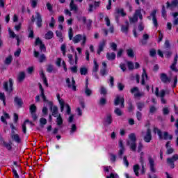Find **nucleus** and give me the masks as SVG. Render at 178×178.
<instances>
[{"mask_svg": "<svg viewBox=\"0 0 178 178\" xmlns=\"http://www.w3.org/2000/svg\"><path fill=\"white\" fill-rule=\"evenodd\" d=\"M129 140L127 141V145L129 146V148L134 152H136L137 149V138L136 137V134L131 133L129 135Z\"/></svg>", "mask_w": 178, "mask_h": 178, "instance_id": "nucleus-1", "label": "nucleus"}, {"mask_svg": "<svg viewBox=\"0 0 178 178\" xmlns=\"http://www.w3.org/2000/svg\"><path fill=\"white\" fill-rule=\"evenodd\" d=\"M178 161V154H175L172 157L167 159L166 162L171 169H175V163Z\"/></svg>", "mask_w": 178, "mask_h": 178, "instance_id": "nucleus-2", "label": "nucleus"}, {"mask_svg": "<svg viewBox=\"0 0 178 178\" xmlns=\"http://www.w3.org/2000/svg\"><path fill=\"white\" fill-rule=\"evenodd\" d=\"M58 102L60 106V111L63 112L64 111L65 106L67 115H70V113L72 112V108H70V106L68 104H65V102L62 99H60L58 100Z\"/></svg>", "mask_w": 178, "mask_h": 178, "instance_id": "nucleus-3", "label": "nucleus"}, {"mask_svg": "<svg viewBox=\"0 0 178 178\" xmlns=\"http://www.w3.org/2000/svg\"><path fill=\"white\" fill-rule=\"evenodd\" d=\"M120 104V108H124V98L118 95L114 99L115 106H118Z\"/></svg>", "mask_w": 178, "mask_h": 178, "instance_id": "nucleus-4", "label": "nucleus"}, {"mask_svg": "<svg viewBox=\"0 0 178 178\" xmlns=\"http://www.w3.org/2000/svg\"><path fill=\"white\" fill-rule=\"evenodd\" d=\"M8 82L9 87L8 86V82H4L3 87L5 91L12 92L13 91V80L10 78Z\"/></svg>", "mask_w": 178, "mask_h": 178, "instance_id": "nucleus-5", "label": "nucleus"}, {"mask_svg": "<svg viewBox=\"0 0 178 178\" xmlns=\"http://www.w3.org/2000/svg\"><path fill=\"white\" fill-rule=\"evenodd\" d=\"M48 106L52 112V116L58 118V106H54V103H52V102H48Z\"/></svg>", "mask_w": 178, "mask_h": 178, "instance_id": "nucleus-6", "label": "nucleus"}, {"mask_svg": "<svg viewBox=\"0 0 178 178\" xmlns=\"http://www.w3.org/2000/svg\"><path fill=\"white\" fill-rule=\"evenodd\" d=\"M143 140L145 143H151V140H152V134L149 128L147 129L146 134L145 135Z\"/></svg>", "mask_w": 178, "mask_h": 178, "instance_id": "nucleus-7", "label": "nucleus"}, {"mask_svg": "<svg viewBox=\"0 0 178 178\" xmlns=\"http://www.w3.org/2000/svg\"><path fill=\"white\" fill-rule=\"evenodd\" d=\"M148 161L150 168V171L152 172V173H155L156 172V170L155 169V160H154L152 157L149 156Z\"/></svg>", "mask_w": 178, "mask_h": 178, "instance_id": "nucleus-8", "label": "nucleus"}, {"mask_svg": "<svg viewBox=\"0 0 178 178\" xmlns=\"http://www.w3.org/2000/svg\"><path fill=\"white\" fill-rule=\"evenodd\" d=\"M66 83L68 88H72L73 91H76V81H74V78H72V84H70V79H66Z\"/></svg>", "mask_w": 178, "mask_h": 178, "instance_id": "nucleus-9", "label": "nucleus"}, {"mask_svg": "<svg viewBox=\"0 0 178 178\" xmlns=\"http://www.w3.org/2000/svg\"><path fill=\"white\" fill-rule=\"evenodd\" d=\"M106 45V40H102V41L100 42L98 46V49H97V54L98 55H101V52L104 51V48H105V46Z\"/></svg>", "mask_w": 178, "mask_h": 178, "instance_id": "nucleus-10", "label": "nucleus"}, {"mask_svg": "<svg viewBox=\"0 0 178 178\" xmlns=\"http://www.w3.org/2000/svg\"><path fill=\"white\" fill-rule=\"evenodd\" d=\"M36 24L38 27H39V29L42 27V17H41V14L38 12H36Z\"/></svg>", "mask_w": 178, "mask_h": 178, "instance_id": "nucleus-11", "label": "nucleus"}, {"mask_svg": "<svg viewBox=\"0 0 178 178\" xmlns=\"http://www.w3.org/2000/svg\"><path fill=\"white\" fill-rule=\"evenodd\" d=\"M155 95L156 97H161V98H164L165 95H166V92L165 90H161L159 94V88L156 87L155 90Z\"/></svg>", "mask_w": 178, "mask_h": 178, "instance_id": "nucleus-12", "label": "nucleus"}, {"mask_svg": "<svg viewBox=\"0 0 178 178\" xmlns=\"http://www.w3.org/2000/svg\"><path fill=\"white\" fill-rule=\"evenodd\" d=\"M160 79H161V81L165 83H170V81H171L170 78L168 77V75H166V74H165V73L161 74Z\"/></svg>", "mask_w": 178, "mask_h": 178, "instance_id": "nucleus-13", "label": "nucleus"}, {"mask_svg": "<svg viewBox=\"0 0 178 178\" xmlns=\"http://www.w3.org/2000/svg\"><path fill=\"white\" fill-rule=\"evenodd\" d=\"M0 144H1V145L6 147V148H7V149H8V151H10V149H12V146L10 145V144L5 142L3 140V138H2V136H1V135H0Z\"/></svg>", "mask_w": 178, "mask_h": 178, "instance_id": "nucleus-14", "label": "nucleus"}, {"mask_svg": "<svg viewBox=\"0 0 178 178\" xmlns=\"http://www.w3.org/2000/svg\"><path fill=\"white\" fill-rule=\"evenodd\" d=\"M148 40H149V35L145 33L143 36V39L140 40L141 45H147Z\"/></svg>", "mask_w": 178, "mask_h": 178, "instance_id": "nucleus-15", "label": "nucleus"}, {"mask_svg": "<svg viewBox=\"0 0 178 178\" xmlns=\"http://www.w3.org/2000/svg\"><path fill=\"white\" fill-rule=\"evenodd\" d=\"M129 21H126L125 24L121 26V31L122 33H125V34H127V33H129Z\"/></svg>", "mask_w": 178, "mask_h": 178, "instance_id": "nucleus-16", "label": "nucleus"}, {"mask_svg": "<svg viewBox=\"0 0 178 178\" xmlns=\"http://www.w3.org/2000/svg\"><path fill=\"white\" fill-rule=\"evenodd\" d=\"M177 59H178V56L177 54H176L175 57L174 58V62L172 65H171L170 66V69L172 70L174 72H178V70L176 67V65H177Z\"/></svg>", "mask_w": 178, "mask_h": 178, "instance_id": "nucleus-17", "label": "nucleus"}, {"mask_svg": "<svg viewBox=\"0 0 178 178\" xmlns=\"http://www.w3.org/2000/svg\"><path fill=\"white\" fill-rule=\"evenodd\" d=\"M142 10L143 12H144V13H145V11H144L143 9L139 8L138 10H136L135 13L134 14V15H135L136 17H139L140 20H143V14H141Z\"/></svg>", "mask_w": 178, "mask_h": 178, "instance_id": "nucleus-18", "label": "nucleus"}, {"mask_svg": "<svg viewBox=\"0 0 178 178\" xmlns=\"http://www.w3.org/2000/svg\"><path fill=\"white\" fill-rule=\"evenodd\" d=\"M14 102H15L19 108H22L23 106V99L17 96L15 97Z\"/></svg>", "mask_w": 178, "mask_h": 178, "instance_id": "nucleus-19", "label": "nucleus"}, {"mask_svg": "<svg viewBox=\"0 0 178 178\" xmlns=\"http://www.w3.org/2000/svg\"><path fill=\"white\" fill-rule=\"evenodd\" d=\"M82 39L83 36L81 34H78L72 38V41L74 44H79Z\"/></svg>", "mask_w": 178, "mask_h": 178, "instance_id": "nucleus-20", "label": "nucleus"}, {"mask_svg": "<svg viewBox=\"0 0 178 178\" xmlns=\"http://www.w3.org/2000/svg\"><path fill=\"white\" fill-rule=\"evenodd\" d=\"M115 15H117L118 16L119 15H120L121 16H122V17H124L127 14L126 13H124V10H123V8H116Z\"/></svg>", "mask_w": 178, "mask_h": 178, "instance_id": "nucleus-21", "label": "nucleus"}, {"mask_svg": "<svg viewBox=\"0 0 178 178\" xmlns=\"http://www.w3.org/2000/svg\"><path fill=\"white\" fill-rule=\"evenodd\" d=\"M145 79L148 80V75L147 74V72H145V70H143V72L142 74V80H141L142 86H144L145 84Z\"/></svg>", "mask_w": 178, "mask_h": 178, "instance_id": "nucleus-22", "label": "nucleus"}, {"mask_svg": "<svg viewBox=\"0 0 178 178\" xmlns=\"http://www.w3.org/2000/svg\"><path fill=\"white\" fill-rule=\"evenodd\" d=\"M11 138L15 141V143H17L18 144H20L22 140L20 139V136H19V134H13L11 135Z\"/></svg>", "mask_w": 178, "mask_h": 178, "instance_id": "nucleus-23", "label": "nucleus"}, {"mask_svg": "<svg viewBox=\"0 0 178 178\" xmlns=\"http://www.w3.org/2000/svg\"><path fill=\"white\" fill-rule=\"evenodd\" d=\"M85 94L88 97H90V95H91V94H92V91L90 88H88V79L86 80Z\"/></svg>", "mask_w": 178, "mask_h": 178, "instance_id": "nucleus-24", "label": "nucleus"}, {"mask_svg": "<svg viewBox=\"0 0 178 178\" xmlns=\"http://www.w3.org/2000/svg\"><path fill=\"white\" fill-rule=\"evenodd\" d=\"M70 10H74V12H77L78 8L77 5L74 4V0H71L70 3Z\"/></svg>", "mask_w": 178, "mask_h": 178, "instance_id": "nucleus-25", "label": "nucleus"}, {"mask_svg": "<svg viewBox=\"0 0 178 178\" xmlns=\"http://www.w3.org/2000/svg\"><path fill=\"white\" fill-rule=\"evenodd\" d=\"M106 58L108 59V60H115L116 58V54L115 53H107L106 54Z\"/></svg>", "mask_w": 178, "mask_h": 178, "instance_id": "nucleus-26", "label": "nucleus"}, {"mask_svg": "<svg viewBox=\"0 0 178 178\" xmlns=\"http://www.w3.org/2000/svg\"><path fill=\"white\" fill-rule=\"evenodd\" d=\"M24 79H26V74L23 72H19L17 76L18 81H19V83H22V81H23Z\"/></svg>", "mask_w": 178, "mask_h": 178, "instance_id": "nucleus-27", "label": "nucleus"}, {"mask_svg": "<svg viewBox=\"0 0 178 178\" xmlns=\"http://www.w3.org/2000/svg\"><path fill=\"white\" fill-rule=\"evenodd\" d=\"M162 140H172L173 136L169 135V133L165 131L163 133V136H162Z\"/></svg>", "mask_w": 178, "mask_h": 178, "instance_id": "nucleus-28", "label": "nucleus"}, {"mask_svg": "<svg viewBox=\"0 0 178 178\" xmlns=\"http://www.w3.org/2000/svg\"><path fill=\"white\" fill-rule=\"evenodd\" d=\"M166 4H167V8H170L172 6L176 7L178 5V0H172V1L171 2V4L169 3V1H168Z\"/></svg>", "mask_w": 178, "mask_h": 178, "instance_id": "nucleus-29", "label": "nucleus"}, {"mask_svg": "<svg viewBox=\"0 0 178 178\" xmlns=\"http://www.w3.org/2000/svg\"><path fill=\"white\" fill-rule=\"evenodd\" d=\"M54 37V32L52 31H49L44 35L45 40H51Z\"/></svg>", "mask_w": 178, "mask_h": 178, "instance_id": "nucleus-30", "label": "nucleus"}, {"mask_svg": "<svg viewBox=\"0 0 178 178\" xmlns=\"http://www.w3.org/2000/svg\"><path fill=\"white\" fill-rule=\"evenodd\" d=\"M56 123L58 126H62L63 124V119H62V115L60 114L56 118Z\"/></svg>", "mask_w": 178, "mask_h": 178, "instance_id": "nucleus-31", "label": "nucleus"}, {"mask_svg": "<svg viewBox=\"0 0 178 178\" xmlns=\"http://www.w3.org/2000/svg\"><path fill=\"white\" fill-rule=\"evenodd\" d=\"M154 132L157 133L160 140H162V138H163V136H162V131H161V129H159L156 127H154Z\"/></svg>", "mask_w": 178, "mask_h": 178, "instance_id": "nucleus-32", "label": "nucleus"}, {"mask_svg": "<svg viewBox=\"0 0 178 178\" xmlns=\"http://www.w3.org/2000/svg\"><path fill=\"white\" fill-rule=\"evenodd\" d=\"M140 170V165L138 164L134 165V172L136 175V176L138 177L140 176V174L138 171Z\"/></svg>", "mask_w": 178, "mask_h": 178, "instance_id": "nucleus-33", "label": "nucleus"}, {"mask_svg": "<svg viewBox=\"0 0 178 178\" xmlns=\"http://www.w3.org/2000/svg\"><path fill=\"white\" fill-rule=\"evenodd\" d=\"M163 54L165 56V58L169 59V58H170V56H172L173 53L172 52V51H170L169 49H165V50H164Z\"/></svg>", "mask_w": 178, "mask_h": 178, "instance_id": "nucleus-34", "label": "nucleus"}, {"mask_svg": "<svg viewBox=\"0 0 178 178\" xmlns=\"http://www.w3.org/2000/svg\"><path fill=\"white\" fill-rule=\"evenodd\" d=\"M12 60H13L12 56H9L8 57L6 58L4 63L5 65H10L12 63Z\"/></svg>", "mask_w": 178, "mask_h": 178, "instance_id": "nucleus-35", "label": "nucleus"}, {"mask_svg": "<svg viewBox=\"0 0 178 178\" xmlns=\"http://www.w3.org/2000/svg\"><path fill=\"white\" fill-rule=\"evenodd\" d=\"M29 109L31 113H35L37 112V106H35V104H31Z\"/></svg>", "mask_w": 178, "mask_h": 178, "instance_id": "nucleus-36", "label": "nucleus"}, {"mask_svg": "<svg viewBox=\"0 0 178 178\" xmlns=\"http://www.w3.org/2000/svg\"><path fill=\"white\" fill-rule=\"evenodd\" d=\"M0 99L3 101L4 106H6V98L5 97V93L0 92Z\"/></svg>", "mask_w": 178, "mask_h": 178, "instance_id": "nucleus-37", "label": "nucleus"}, {"mask_svg": "<svg viewBox=\"0 0 178 178\" xmlns=\"http://www.w3.org/2000/svg\"><path fill=\"white\" fill-rule=\"evenodd\" d=\"M127 54L129 58H133L134 56V51L132 49H127Z\"/></svg>", "mask_w": 178, "mask_h": 178, "instance_id": "nucleus-38", "label": "nucleus"}, {"mask_svg": "<svg viewBox=\"0 0 178 178\" xmlns=\"http://www.w3.org/2000/svg\"><path fill=\"white\" fill-rule=\"evenodd\" d=\"M136 106L139 111H143V108L145 106V104L144 102H138L136 104Z\"/></svg>", "mask_w": 178, "mask_h": 178, "instance_id": "nucleus-39", "label": "nucleus"}, {"mask_svg": "<svg viewBox=\"0 0 178 178\" xmlns=\"http://www.w3.org/2000/svg\"><path fill=\"white\" fill-rule=\"evenodd\" d=\"M88 72V70L86 67L80 68V73L82 76H86Z\"/></svg>", "mask_w": 178, "mask_h": 178, "instance_id": "nucleus-40", "label": "nucleus"}, {"mask_svg": "<svg viewBox=\"0 0 178 178\" xmlns=\"http://www.w3.org/2000/svg\"><path fill=\"white\" fill-rule=\"evenodd\" d=\"M78 22H83V24H86L87 23V18L86 17L79 16L77 17Z\"/></svg>", "mask_w": 178, "mask_h": 178, "instance_id": "nucleus-41", "label": "nucleus"}, {"mask_svg": "<svg viewBox=\"0 0 178 178\" xmlns=\"http://www.w3.org/2000/svg\"><path fill=\"white\" fill-rule=\"evenodd\" d=\"M114 113L118 116H122V115H123V112H122V110H120V108H115V109L114 110Z\"/></svg>", "mask_w": 178, "mask_h": 178, "instance_id": "nucleus-42", "label": "nucleus"}, {"mask_svg": "<svg viewBox=\"0 0 178 178\" xmlns=\"http://www.w3.org/2000/svg\"><path fill=\"white\" fill-rule=\"evenodd\" d=\"M99 67V65H98V63H97L96 60H94L93 72H94L95 73H97V72H98Z\"/></svg>", "mask_w": 178, "mask_h": 178, "instance_id": "nucleus-43", "label": "nucleus"}, {"mask_svg": "<svg viewBox=\"0 0 178 178\" xmlns=\"http://www.w3.org/2000/svg\"><path fill=\"white\" fill-rule=\"evenodd\" d=\"M130 23H136L138 22V17H137L135 15H134L133 17L129 18Z\"/></svg>", "mask_w": 178, "mask_h": 178, "instance_id": "nucleus-44", "label": "nucleus"}, {"mask_svg": "<svg viewBox=\"0 0 178 178\" xmlns=\"http://www.w3.org/2000/svg\"><path fill=\"white\" fill-rule=\"evenodd\" d=\"M77 131V127L76 124H72L71 129H70V134H73V133H76Z\"/></svg>", "mask_w": 178, "mask_h": 178, "instance_id": "nucleus-45", "label": "nucleus"}, {"mask_svg": "<svg viewBox=\"0 0 178 178\" xmlns=\"http://www.w3.org/2000/svg\"><path fill=\"white\" fill-rule=\"evenodd\" d=\"M106 122L108 123V124H111L112 123V115L111 114L107 115Z\"/></svg>", "mask_w": 178, "mask_h": 178, "instance_id": "nucleus-46", "label": "nucleus"}, {"mask_svg": "<svg viewBox=\"0 0 178 178\" xmlns=\"http://www.w3.org/2000/svg\"><path fill=\"white\" fill-rule=\"evenodd\" d=\"M40 97H42V99H43L44 102H50L49 101H48V99H47V96H45V94L44 93V91L42 90V92L40 93Z\"/></svg>", "mask_w": 178, "mask_h": 178, "instance_id": "nucleus-47", "label": "nucleus"}, {"mask_svg": "<svg viewBox=\"0 0 178 178\" xmlns=\"http://www.w3.org/2000/svg\"><path fill=\"white\" fill-rule=\"evenodd\" d=\"M47 72H48V73H52V72H55V69H54V65H49L47 68Z\"/></svg>", "mask_w": 178, "mask_h": 178, "instance_id": "nucleus-48", "label": "nucleus"}, {"mask_svg": "<svg viewBox=\"0 0 178 178\" xmlns=\"http://www.w3.org/2000/svg\"><path fill=\"white\" fill-rule=\"evenodd\" d=\"M38 3V0H31V6L32 8H36Z\"/></svg>", "mask_w": 178, "mask_h": 178, "instance_id": "nucleus-49", "label": "nucleus"}, {"mask_svg": "<svg viewBox=\"0 0 178 178\" xmlns=\"http://www.w3.org/2000/svg\"><path fill=\"white\" fill-rule=\"evenodd\" d=\"M56 34L58 37V38H60V41L62 42L63 41V36L62 35V32L56 31Z\"/></svg>", "mask_w": 178, "mask_h": 178, "instance_id": "nucleus-50", "label": "nucleus"}, {"mask_svg": "<svg viewBox=\"0 0 178 178\" xmlns=\"http://www.w3.org/2000/svg\"><path fill=\"white\" fill-rule=\"evenodd\" d=\"M127 66L129 70H133V69H134V64L131 61H127Z\"/></svg>", "mask_w": 178, "mask_h": 178, "instance_id": "nucleus-51", "label": "nucleus"}, {"mask_svg": "<svg viewBox=\"0 0 178 178\" xmlns=\"http://www.w3.org/2000/svg\"><path fill=\"white\" fill-rule=\"evenodd\" d=\"M145 93L144 92H137L136 93L134 94V97H136V98H140L141 97H144Z\"/></svg>", "mask_w": 178, "mask_h": 178, "instance_id": "nucleus-52", "label": "nucleus"}, {"mask_svg": "<svg viewBox=\"0 0 178 178\" xmlns=\"http://www.w3.org/2000/svg\"><path fill=\"white\" fill-rule=\"evenodd\" d=\"M175 152V149H173L172 147H170L167 149L166 151V154L167 155H170L172 154H173Z\"/></svg>", "mask_w": 178, "mask_h": 178, "instance_id": "nucleus-53", "label": "nucleus"}, {"mask_svg": "<svg viewBox=\"0 0 178 178\" xmlns=\"http://www.w3.org/2000/svg\"><path fill=\"white\" fill-rule=\"evenodd\" d=\"M155 112H156V107L154 106H151L149 107V113H151V115H154Z\"/></svg>", "mask_w": 178, "mask_h": 178, "instance_id": "nucleus-54", "label": "nucleus"}, {"mask_svg": "<svg viewBox=\"0 0 178 178\" xmlns=\"http://www.w3.org/2000/svg\"><path fill=\"white\" fill-rule=\"evenodd\" d=\"M42 41L41 40V39H40V38H36L35 41V46L37 47V45H42Z\"/></svg>", "mask_w": 178, "mask_h": 178, "instance_id": "nucleus-55", "label": "nucleus"}, {"mask_svg": "<svg viewBox=\"0 0 178 178\" xmlns=\"http://www.w3.org/2000/svg\"><path fill=\"white\" fill-rule=\"evenodd\" d=\"M100 93L102 95H106L108 94V92L106 91V88H105V87H104V86H102Z\"/></svg>", "mask_w": 178, "mask_h": 178, "instance_id": "nucleus-56", "label": "nucleus"}, {"mask_svg": "<svg viewBox=\"0 0 178 178\" xmlns=\"http://www.w3.org/2000/svg\"><path fill=\"white\" fill-rule=\"evenodd\" d=\"M86 26L88 27V30H90V29H91V26L92 24V20L91 19H88L86 22Z\"/></svg>", "mask_w": 178, "mask_h": 178, "instance_id": "nucleus-57", "label": "nucleus"}, {"mask_svg": "<svg viewBox=\"0 0 178 178\" xmlns=\"http://www.w3.org/2000/svg\"><path fill=\"white\" fill-rule=\"evenodd\" d=\"M67 57L70 65H74V61L73 60V55L70 54L67 55Z\"/></svg>", "mask_w": 178, "mask_h": 178, "instance_id": "nucleus-58", "label": "nucleus"}, {"mask_svg": "<svg viewBox=\"0 0 178 178\" xmlns=\"http://www.w3.org/2000/svg\"><path fill=\"white\" fill-rule=\"evenodd\" d=\"M106 104V99L102 97L99 100V105L104 106Z\"/></svg>", "mask_w": 178, "mask_h": 178, "instance_id": "nucleus-59", "label": "nucleus"}, {"mask_svg": "<svg viewBox=\"0 0 178 178\" xmlns=\"http://www.w3.org/2000/svg\"><path fill=\"white\" fill-rule=\"evenodd\" d=\"M68 35H69L70 40L73 39V29L72 28L69 29Z\"/></svg>", "mask_w": 178, "mask_h": 178, "instance_id": "nucleus-60", "label": "nucleus"}, {"mask_svg": "<svg viewBox=\"0 0 178 178\" xmlns=\"http://www.w3.org/2000/svg\"><path fill=\"white\" fill-rule=\"evenodd\" d=\"M45 59H47V57L45 56V54H42L39 57V62H40V63H42V62H44V60H45Z\"/></svg>", "mask_w": 178, "mask_h": 178, "instance_id": "nucleus-61", "label": "nucleus"}, {"mask_svg": "<svg viewBox=\"0 0 178 178\" xmlns=\"http://www.w3.org/2000/svg\"><path fill=\"white\" fill-rule=\"evenodd\" d=\"M40 123L42 124V127H44V125L47 124V119L42 118L40 119Z\"/></svg>", "mask_w": 178, "mask_h": 178, "instance_id": "nucleus-62", "label": "nucleus"}, {"mask_svg": "<svg viewBox=\"0 0 178 178\" xmlns=\"http://www.w3.org/2000/svg\"><path fill=\"white\" fill-rule=\"evenodd\" d=\"M29 34L28 36L29 38H34V31L31 28L29 29Z\"/></svg>", "mask_w": 178, "mask_h": 178, "instance_id": "nucleus-63", "label": "nucleus"}, {"mask_svg": "<svg viewBox=\"0 0 178 178\" xmlns=\"http://www.w3.org/2000/svg\"><path fill=\"white\" fill-rule=\"evenodd\" d=\"M164 45L166 49H170V42L168 40L165 41Z\"/></svg>", "mask_w": 178, "mask_h": 178, "instance_id": "nucleus-64", "label": "nucleus"}]
</instances>
